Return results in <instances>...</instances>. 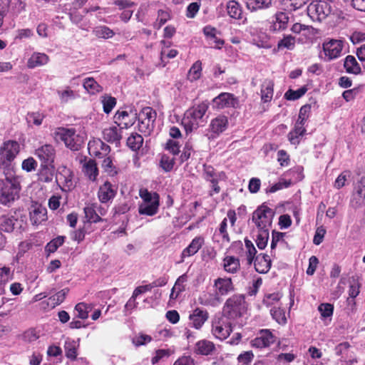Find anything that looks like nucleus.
Returning a JSON list of instances; mask_svg holds the SVG:
<instances>
[{
    "label": "nucleus",
    "mask_w": 365,
    "mask_h": 365,
    "mask_svg": "<svg viewBox=\"0 0 365 365\" xmlns=\"http://www.w3.org/2000/svg\"><path fill=\"white\" fill-rule=\"evenodd\" d=\"M143 138L138 133H132L127 139V145L133 150H138L143 145Z\"/></svg>",
    "instance_id": "obj_42"
},
{
    "label": "nucleus",
    "mask_w": 365,
    "mask_h": 365,
    "mask_svg": "<svg viewBox=\"0 0 365 365\" xmlns=\"http://www.w3.org/2000/svg\"><path fill=\"white\" fill-rule=\"evenodd\" d=\"M232 331L231 323L225 317H216L212 322V333L217 339H225Z\"/></svg>",
    "instance_id": "obj_8"
},
{
    "label": "nucleus",
    "mask_w": 365,
    "mask_h": 365,
    "mask_svg": "<svg viewBox=\"0 0 365 365\" xmlns=\"http://www.w3.org/2000/svg\"><path fill=\"white\" fill-rule=\"evenodd\" d=\"M208 107L207 103L202 102L186 110L182 120V125L187 133L197 130L200 125L206 123L207 117L205 114Z\"/></svg>",
    "instance_id": "obj_2"
},
{
    "label": "nucleus",
    "mask_w": 365,
    "mask_h": 365,
    "mask_svg": "<svg viewBox=\"0 0 365 365\" xmlns=\"http://www.w3.org/2000/svg\"><path fill=\"white\" fill-rule=\"evenodd\" d=\"M269 239V231L259 230L257 235L256 244L259 249L263 250L267 245Z\"/></svg>",
    "instance_id": "obj_50"
},
{
    "label": "nucleus",
    "mask_w": 365,
    "mask_h": 365,
    "mask_svg": "<svg viewBox=\"0 0 365 365\" xmlns=\"http://www.w3.org/2000/svg\"><path fill=\"white\" fill-rule=\"evenodd\" d=\"M156 119V112L150 107H145L139 113V120L141 123V129L150 130Z\"/></svg>",
    "instance_id": "obj_14"
},
{
    "label": "nucleus",
    "mask_w": 365,
    "mask_h": 365,
    "mask_svg": "<svg viewBox=\"0 0 365 365\" xmlns=\"http://www.w3.org/2000/svg\"><path fill=\"white\" fill-rule=\"evenodd\" d=\"M14 225V220L11 217L4 215L0 217V230L10 232L13 230Z\"/></svg>",
    "instance_id": "obj_51"
},
{
    "label": "nucleus",
    "mask_w": 365,
    "mask_h": 365,
    "mask_svg": "<svg viewBox=\"0 0 365 365\" xmlns=\"http://www.w3.org/2000/svg\"><path fill=\"white\" fill-rule=\"evenodd\" d=\"M344 67L349 73L359 74L361 67L354 56L349 55L344 59Z\"/></svg>",
    "instance_id": "obj_33"
},
{
    "label": "nucleus",
    "mask_w": 365,
    "mask_h": 365,
    "mask_svg": "<svg viewBox=\"0 0 365 365\" xmlns=\"http://www.w3.org/2000/svg\"><path fill=\"white\" fill-rule=\"evenodd\" d=\"M228 127V120L225 115H219L212 119L210 124V130L212 133L219 135Z\"/></svg>",
    "instance_id": "obj_25"
},
{
    "label": "nucleus",
    "mask_w": 365,
    "mask_h": 365,
    "mask_svg": "<svg viewBox=\"0 0 365 365\" xmlns=\"http://www.w3.org/2000/svg\"><path fill=\"white\" fill-rule=\"evenodd\" d=\"M88 152L91 155L102 158L108 154L110 146L103 143L101 139H93L88 144Z\"/></svg>",
    "instance_id": "obj_13"
},
{
    "label": "nucleus",
    "mask_w": 365,
    "mask_h": 365,
    "mask_svg": "<svg viewBox=\"0 0 365 365\" xmlns=\"http://www.w3.org/2000/svg\"><path fill=\"white\" fill-rule=\"evenodd\" d=\"M103 111L109 113L116 104V99L110 96L105 95L102 97Z\"/></svg>",
    "instance_id": "obj_49"
},
{
    "label": "nucleus",
    "mask_w": 365,
    "mask_h": 365,
    "mask_svg": "<svg viewBox=\"0 0 365 365\" xmlns=\"http://www.w3.org/2000/svg\"><path fill=\"white\" fill-rule=\"evenodd\" d=\"M254 265L257 272H267L271 267V260L269 256L264 254L257 255L254 262Z\"/></svg>",
    "instance_id": "obj_28"
},
{
    "label": "nucleus",
    "mask_w": 365,
    "mask_h": 365,
    "mask_svg": "<svg viewBox=\"0 0 365 365\" xmlns=\"http://www.w3.org/2000/svg\"><path fill=\"white\" fill-rule=\"evenodd\" d=\"M245 247L247 248V257L249 264H251L254 259V257L256 255V249L254 247L252 242L250 240H245Z\"/></svg>",
    "instance_id": "obj_61"
},
{
    "label": "nucleus",
    "mask_w": 365,
    "mask_h": 365,
    "mask_svg": "<svg viewBox=\"0 0 365 365\" xmlns=\"http://www.w3.org/2000/svg\"><path fill=\"white\" fill-rule=\"evenodd\" d=\"M116 194V190L109 182H105L98 192V197L102 203H106L113 199Z\"/></svg>",
    "instance_id": "obj_23"
},
{
    "label": "nucleus",
    "mask_w": 365,
    "mask_h": 365,
    "mask_svg": "<svg viewBox=\"0 0 365 365\" xmlns=\"http://www.w3.org/2000/svg\"><path fill=\"white\" fill-rule=\"evenodd\" d=\"M37 167L36 161L31 157L28 158L23 160L21 163V168L26 172H31L35 170Z\"/></svg>",
    "instance_id": "obj_60"
},
{
    "label": "nucleus",
    "mask_w": 365,
    "mask_h": 365,
    "mask_svg": "<svg viewBox=\"0 0 365 365\" xmlns=\"http://www.w3.org/2000/svg\"><path fill=\"white\" fill-rule=\"evenodd\" d=\"M187 276L185 274L180 276L177 279L173 287L172 288L171 293L170 294V300L176 299V295H177V294H175L176 289H178V291H182V292L185 291V283L187 282Z\"/></svg>",
    "instance_id": "obj_41"
},
{
    "label": "nucleus",
    "mask_w": 365,
    "mask_h": 365,
    "mask_svg": "<svg viewBox=\"0 0 365 365\" xmlns=\"http://www.w3.org/2000/svg\"><path fill=\"white\" fill-rule=\"evenodd\" d=\"M123 127L118 125H112L105 128L103 130V138L108 142L118 143L123 135Z\"/></svg>",
    "instance_id": "obj_17"
},
{
    "label": "nucleus",
    "mask_w": 365,
    "mask_h": 365,
    "mask_svg": "<svg viewBox=\"0 0 365 365\" xmlns=\"http://www.w3.org/2000/svg\"><path fill=\"white\" fill-rule=\"evenodd\" d=\"M170 19V13L169 10L159 9L158 11V17L153 26L156 29H160L168 20Z\"/></svg>",
    "instance_id": "obj_44"
},
{
    "label": "nucleus",
    "mask_w": 365,
    "mask_h": 365,
    "mask_svg": "<svg viewBox=\"0 0 365 365\" xmlns=\"http://www.w3.org/2000/svg\"><path fill=\"white\" fill-rule=\"evenodd\" d=\"M295 38L292 35H286L282 39L278 41L277 45V50L281 51L284 48L288 50H293L295 47Z\"/></svg>",
    "instance_id": "obj_40"
},
{
    "label": "nucleus",
    "mask_w": 365,
    "mask_h": 365,
    "mask_svg": "<svg viewBox=\"0 0 365 365\" xmlns=\"http://www.w3.org/2000/svg\"><path fill=\"white\" fill-rule=\"evenodd\" d=\"M334 306L331 304H321V322L328 326L332 320Z\"/></svg>",
    "instance_id": "obj_36"
},
{
    "label": "nucleus",
    "mask_w": 365,
    "mask_h": 365,
    "mask_svg": "<svg viewBox=\"0 0 365 365\" xmlns=\"http://www.w3.org/2000/svg\"><path fill=\"white\" fill-rule=\"evenodd\" d=\"M204 244V239L201 237H195L191 243L183 250L181 254V262H183L185 258L187 257H190L196 254L198 250L202 247Z\"/></svg>",
    "instance_id": "obj_26"
},
{
    "label": "nucleus",
    "mask_w": 365,
    "mask_h": 365,
    "mask_svg": "<svg viewBox=\"0 0 365 365\" xmlns=\"http://www.w3.org/2000/svg\"><path fill=\"white\" fill-rule=\"evenodd\" d=\"M198 302L204 306L217 307L221 304L222 298L215 290L214 292H204L199 296Z\"/></svg>",
    "instance_id": "obj_24"
},
{
    "label": "nucleus",
    "mask_w": 365,
    "mask_h": 365,
    "mask_svg": "<svg viewBox=\"0 0 365 365\" xmlns=\"http://www.w3.org/2000/svg\"><path fill=\"white\" fill-rule=\"evenodd\" d=\"M46 208L38 203H33L30 207V220L33 225H38L46 220Z\"/></svg>",
    "instance_id": "obj_18"
},
{
    "label": "nucleus",
    "mask_w": 365,
    "mask_h": 365,
    "mask_svg": "<svg viewBox=\"0 0 365 365\" xmlns=\"http://www.w3.org/2000/svg\"><path fill=\"white\" fill-rule=\"evenodd\" d=\"M289 20V17L285 12H277L269 22V31L274 34L284 31L288 26Z\"/></svg>",
    "instance_id": "obj_11"
},
{
    "label": "nucleus",
    "mask_w": 365,
    "mask_h": 365,
    "mask_svg": "<svg viewBox=\"0 0 365 365\" xmlns=\"http://www.w3.org/2000/svg\"><path fill=\"white\" fill-rule=\"evenodd\" d=\"M203 178L212 184V188L215 193H218L220 191V187L218 186V182L223 180L226 178L225 174L223 172H215V169L210 165H204Z\"/></svg>",
    "instance_id": "obj_10"
},
{
    "label": "nucleus",
    "mask_w": 365,
    "mask_h": 365,
    "mask_svg": "<svg viewBox=\"0 0 365 365\" xmlns=\"http://www.w3.org/2000/svg\"><path fill=\"white\" fill-rule=\"evenodd\" d=\"M83 87L86 91H89V90L99 91L100 86L93 78L89 77L83 80Z\"/></svg>",
    "instance_id": "obj_59"
},
{
    "label": "nucleus",
    "mask_w": 365,
    "mask_h": 365,
    "mask_svg": "<svg viewBox=\"0 0 365 365\" xmlns=\"http://www.w3.org/2000/svg\"><path fill=\"white\" fill-rule=\"evenodd\" d=\"M214 288L220 297L234 291L232 279L228 277H219L214 281Z\"/></svg>",
    "instance_id": "obj_15"
},
{
    "label": "nucleus",
    "mask_w": 365,
    "mask_h": 365,
    "mask_svg": "<svg viewBox=\"0 0 365 365\" xmlns=\"http://www.w3.org/2000/svg\"><path fill=\"white\" fill-rule=\"evenodd\" d=\"M35 155L46 165H49L53 162L55 158V150L51 145H44L37 148Z\"/></svg>",
    "instance_id": "obj_16"
},
{
    "label": "nucleus",
    "mask_w": 365,
    "mask_h": 365,
    "mask_svg": "<svg viewBox=\"0 0 365 365\" xmlns=\"http://www.w3.org/2000/svg\"><path fill=\"white\" fill-rule=\"evenodd\" d=\"M202 74V63L200 61H195L188 71V78L191 81L199 79Z\"/></svg>",
    "instance_id": "obj_47"
},
{
    "label": "nucleus",
    "mask_w": 365,
    "mask_h": 365,
    "mask_svg": "<svg viewBox=\"0 0 365 365\" xmlns=\"http://www.w3.org/2000/svg\"><path fill=\"white\" fill-rule=\"evenodd\" d=\"M307 0H281L282 9L288 12H292L302 8Z\"/></svg>",
    "instance_id": "obj_38"
},
{
    "label": "nucleus",
    "mask_w": 365,
    "mask_h": 365,
    "mask_svg": "<svg viewBox=\"0 0 365 365\" xmlns=\"http://www.w3.org/2000/svg\"><path fill=\"white\" fill-rule=\"evenodd\" d=\"M272 318L279 324H284L286 323L287 319L285 317V313L283 309L280 307H274L270 310Z\"/></svg>",
    "instance_id": "obj_52"
},
{
    "label": "nucleus",
    "mask_w": 365,
    "mask_h": 365,
    "mask_svg": "<svg viewBox=\"0 0 365 365\" xmlns=\"http://www.w3.org/2000/svg\"><path fill=\"white\" fill-rule=\"evenodd\" d=\"M203 33L207 38L214 43V47L216 48H221L224 45L225 41L217 36V29L211 26H206L203 29Z\"/></svg>",
    "instance_id": "obj_31"
},
{
    "label": "nucleus",
    "mask_w": 365,
    "mask_h": 365,
    "mask_svg": "<svg viewBox=\"0 0 365 365\" xmlns=\"http://www.w3.org/2000/svg\"><path fill=\"white\" fill-rule=\"evenodd\" d=\"M93 34L98 38H110L115 35V32L106 26H97L93 29Z\"/></svg>",
    "instance_id": "obj_43"
},
{
    "label": "nucleus",
    "mask_w": 365,
    "mask_h": 365,
    "mask_svg": "<svg viewBox=\"0 0 365 365\" xmlns=\"http://www.w3.org/2000/svg\"><path fill=\"white\" fill-rule=\"evenodd\" d=\"M44 115L39 112H34L29 113L26 117V120L29 124H34L36 126L41 125Z\"/></svg>",
    "instance_id": "obj_55"
},
{
    "label": "nucleus",
    "mask_w": 365,
    "mask_h": 365,
    "mask_svg": "<svg viewBox=\"0 0 365 365\" xmlns=\"http://www.w3.org/2000/svg\"><path fill=\"white\" fill-rule=\"evenodd\" d=\"M48 61V56L45 53H34L28 60V67L34 68L35 67L45 65Z\"/></svg>",
    "instance_id": "obj_34"
},
{
    "label": "nucleus",
    "mask_w": 365,
    "mask_h": 365,
    "mask_svg": "<svg viewBox=\"0 0 365 365\" xmlns=\"http://www.w3.org/2000/svg\"><path fill=\"white\" fill-rule=\"evenodd\" d=\"M98 207V203H87L83 208L85 217L88 223L98 222L103 221V219L98 215L96 209Z\"/></svg>",
    "instance_id": "obj_27"
},
{
    "label": "nucleus",
    "mask_w": 365,
    "mask_h": 365,
    "mask_svg": "<svg viewBox=\"0 0 365 365\" xmlns=\"http://www.w3.org/2000/svg\"><path fill=\"white\" fill-rule=\"evenodd\" d=\"M160 165H161L162 168L165 171L169 172L173 168L174 160H173V159H170L168 156L163 155L160 160Z\"/></svg>",
    "instance_id": "obj_64"
},
{
    "label": "nucleus",
    "mask_w": 365,
    "mask_h": 365,
    "mask_svg": "<svg viewBox=\"0 0 365 365\" xmlns=\"http://www.w3.org/2000/svg\"><path fill=\"white\" fill-rule=\"evenodd\" d=\"M56 138L63 141L66 147L73 150H79L84 141V138L76 134L73 129L59 128Z\"/></svg>",
    "instance_id": "obj_4"
},
{
    "label": "nucleus",
    "mask_w": 365,
    "mask_h": 365,
    "mask_svg": "<svg viewBox=\"0 0 365 365\" xmlns=\"http://www.w3.org/2000/svg\"><path fill=\"white\" fill-rule=\"evenodd\" d=\"M214 349V344L206 339L200 340L197 342L195 347V351L202 355L210 354Z\"/></svg>",
    "instance_id": "obj_35"
},
{
    "label": "nucleus",
    "mask_w": 365,
    "mask_h": 365,
    "mask_svg": "<svg viewBox=\"0 0 365 365\" xmlns=\"http://www.w3.org/2000/svg\"><path fill=\"white\" fill-rule=\"evenodd\" d=\"M245 311V301L242 295H233L226 301L224 306V312L232 319L240 317Z\"/></svg>",
    "instance_id": "obj_6"
},
{
    "label": "nucleus",
    "mask_w": 365,
    "mask_h": 365,
    "mask_svg": "<svg viewBox=\"0 0 365 365\" xmlns=\"http://www.w3.org/2000/svg\"><path fill=\"white\" fill-rule=\"evenodd\" d=\"M101 165L104 171L110 176H114L118 173V170L110 157L106 158Z\"/></svg>",
    "instance_id": "obj_53"
},
{
    "label": "nucleus",
    "mask_w": 365,
    "mask_h": 365,
    "mask_svg": "<svg viewBox=\"0 0 365 365\" xmlns=\"http://www.w3.org/2000/svg\"><path fill=\"white\" fill-rule=\"evenodd\" d=\"M226 10L228 16L236 20L243 19L242 24H245L247 21L246 17H243V10L240 4L235 0H230L227 3Z\"/></svg>",
    "instance_id": "obj_20"
},
{
    "label": "nucleus",
    "mask_w": 365,
    "mask_h": 365,
    "mask_svg": "<svg viewBox=\"0 0 365 365\" xmlns=\"http://www.w3.org/2000/svg\"><path fill=\"white\" fill-rule=\"evenodd\" d=\"M222 266L225 272L234 274L240 269V260L233 256H226L223 259Z\"/></svg>",
    "instance_id": "obj_32"
},
{
    "label": "nucleus",
    "mask_w": 365,
    "mask_h": 365,
    "mask_svg": "<svg viewBox=\"0 0 365 365\" xmlns=\"http://www.w3.org/2000/svg\"><path fill=\"white\" fill-rule=\"evenodd\" d=\"M351 172L349 170H345L342 172L336 179L334 182V187L336 189H340L345 185L346 182L351 177Z\"/></svg>",
    "instance_id": "obj_58"
},
{
    "label": "nucleus",
    "mask_w": 365,
    "mask_h": 365,
    "mask_svg": "<svg viewBox=\"0 0 365 365\" xmlns=\"http://www.w3.org/2000/svg\"><path fill=\"white\" fill-rule=\"evenodd\" d=\"M139 195L143 200L138 207L140 215L153 216L158 212L159 207V195L156 192H150L147 189H140Z\"/></svg>",
    "instance_id": "obj_3"
},
{
    "label": "nucleus",
    "mask_w": 365,
    "mask_h": 365,
    "mask_svg": "<svg viewBox=\"0 0 365 365\" xmlns=\"http://www.w3.org/2000/svg\"><path fill=\"white\" fill-rule=\"evenodd\" d=\"M53 178V170L47 165L41 170L39 174V180L44 182H51Z\"/></svg>",
    "instance_id": "obj_57"
},
{
    "label": "nucleus",
    "mask_w": 365,
    "mask_h": 365,
    "mask_svg": "<svg viewBox=\"0 0 365 365\" xmlns=\"http://www.w3.org/2000/svg\"><path fill=\"white\" fill-rule=\"evenodd\" d=\"M343 48V42L341 40L331 39L327 43H323V50L325 57L328 60H332L338 58Z\"/></svg>",
    "instance_id": "obj_12"
},
{
    "label": "nucleus",
    "mask_w": 365,
    "mask_h": 365,
    "mask_svg": "<svg viewBox=\"0 0 365 365\" xmlns=\"http://www.w3.org/2000/svg\"><path fill=\"white\" fill-rule=\"evenodd\" d=\"M83 173L91 181H95L98 175L97 164L93 160H86L83 164Z\"/></svg>",
    "instance_id": "obj_29"
},
{
    "label": "nucleus",
    "mask_w": 365,
    "mask_h": 365,
    "mask_svg": "<svg viewBox=\"0 0 365 365\" xmlns=\"http://www.w3.org/2000/svg\"><path fill=\"white\" fill-rule=\"evenodd\" d=\"M274 341V336L269 330L262 329L259 336L252 341V345L257 348H264L273 344Z\"/></svg>",
    "instance_id": "obj_19"
},
{
    "label": "nucleus",
    "mask_w": 365,
    "mask_h": 365,
    "mask_svg": "<svg viewBox=\"0 0 365 365\" xmlns=\"http://www.w3.org/2000/svg\"><path fill=\"white\" fill-rule=\"evenodd\" d=\"M165 148L173 155H177L180 152L179 143L174 139H170L168 140Z\"/></svg>",
    "instance_id": "obj_62"
},
{
    "label": "nucleus",
    "mask_w": 365,
    "mask_h": 365,
    "mask_svg": "<svg viewBox=\"0 0 365 365\" xmlns=\"http://www.w3.org/2000/svg\"><path fill=\"white\" fill-rule=\"evenodd\" d=\"M208 312L200 308H196L190 314V325L196 329H200L208 319Z\"/></svg>",
    "instance_id": "obj_21"
},
{
    "label": "nucleus",
    "mask_w": 365,
    "mask_h": 365,
    "mask_svg": "<svg viewBox=\"0 0 365 365\" xmlns=\"http://www.w3.org/2000/svg\"><path fill=\"white\" fill-rule=\"evenodd\" d=\"M73 172L66 167H61L56 176L58 185L63 191L71 190L74 187Z\"/></svg>",
    "instance_id": "obj_9"
},
{
    "label": "nucleus",
    "mask_w": 365,
    "mask_h": 365,
    "mask_svg": "<svg viewBox=\"0 0 365 365\" xmlns=\"http://www.w3.org/2000/svg\"><path fill=\"white\" fill-rule=\"evenodd\" d=\"M78 344L76 341L67 339L64 345L66 356L71 360H75L78 354Z\"/></svg>",
    "instance_id": "obj_39"
},
{
    "label": "nucleus",
    "mask_w": 365,
    "mask_h": 365,
    "mask_svg": "<svg viewBox=\"0 0 365 365\" xmlns=\"http://www.w3.org/2000/svg\"><path fill=\"white\" fill-rule=\"evenodd\" d=\"M237 103V99L230 93H220L218 96L213 99V106L219 109L235 106Z\"/></svg>",
    "instance_id": "obj_22"
},
{
    "label": "nucleus",
    "mask_w": 365,
    "mask_h": 365,
    "mask_svg": "<svg viewBox=\"0 0 365 365\" xmlns=\"http://www.w3.org/2000/svg\"><path fill=\"white\" fill-rule=\"evenodd\" d=\"M292 184L291 180L282 179L278 182L272 185L269 189L267 190V192H275L283 188L289 187Z\"/></svg>",
    "instance_id": "obj_56"
},
{
    "label": "nucleus",
    "mask_w": 365,
    "mask_h": 365,
    "mask_svg": "<svg viewBox=\"0 0 365 365\" xmlns=\"http://www.w3.org/2000/svg\"><path fill=\"white\" fill-rule=\"evenodd\" d=\"M273 217V210L266 205H262L253 212L252 221L259 230L269 231Z\"/></svg>",
    "instance_id": "obj_5"
},
{
    "label": "nucleus",
    "mask_w": 365,
    "mask_h": 365,
    "mask_svg": "<svg viewBox=\"0 0 365 365\" xmlns=\"http://www.w3.org/2000/svg\"><path fill=\"white\" fill-rule=\"evenodd\" d=\"M200 5L197 2L190 4L186 10V16L188 18H194L200 9Z\"/></svg>",
    "instance_id": "obj_63"
},
{
    "label": "nucleus",
    "mask_w": 365,
    "mask_h": 365,
    "mask_svg": "<svg viewBox=\"0 0 365 365\" xmlns=\"http://www.w3.org/2000/svg\"><path fill=\"white\" fill-rule=\"evenodd\" d=\"M19 151L20 145L16 141H5L0 147V165H9Z\"/></svg>",
    "instance_id": "obj_7"
},
{
    "label": "nucleus",
    "mask_w": 365,
    "mask_h": 365,
    "mask_svg": "<svg viewBox=\"0 0 365 365\" xmlns=\"http://www.w3.org/2000/svg\"><path fill=\"white\" fill-rule=\"evenodd\" d=\"M319 4L317 0L313 1L307 7L308 15L314 20L319 21Z\"/></svg>",
    "instance_id": "obj_54"
},
{
    "label": "nucleus",
    "mask_w": 365,
    "mask_h": 365,
    "mask_svg": "<svg viewBox=\"0 0 365 365\" xmlns=\"http://www.w3.org/2000/svg\"><path fill=\"white\" fill-rule=\"evenodd\" d=\"M166 48H163L160 52V59L162 63H164L165 59L173 58L177 56L178 51L176 49H170L168 51V48L170 46V42H167L165 40L160 41Z\"/></svg>",
    "instance_id": "obj_46"
},
{
    "label": "nucleus",
    "mask_w": 365,
    "mask_h": 365,
    "mask_svg": "<svg viewBox=\"0 0 365 365\" xmlns=\"http://www.w3.org/2000/svg\"><path fill=\"white\" fill-rule=\"evenodd\" d=\"M92 307L83 302L78 303L75 307L77 317L86 319L88 317V313L92 310Z\"/></svg>",
    "instance_id": "obj_45"
},
{
    "label": "nucleus",
    "mask_w": 365,
    "mask_h": 365,
    "mask_svg": "<svg viewBox=\"0 0 365 365\" xmlns=\"http://www.w3.org/2000/svg\"><path fill=\"white\" fill-rule=\"evenodd\" d=\"M129 115L127 111H118L115 116V123L118 125L120 127L121 125H123L124 127H128L132 125V120H128Z\"/></svg>",
    "instance_id": "obj_48"
},
{
    "label": "nucleus",
    "mask_w": 365,
    "mask_h": 365,
    "mask_svg": "<svg viewBox=\"0 0 365 365\" xmlns=\"http://www.w3.org/2000/svg\"><path fill=\"white\" fill-rule=\"evenodd\" d=\"M365 199V176L361 178L355 187L354 200L356 203L361 204Z\"/></svg>",
    "instance_id": "obj_37"
},
{
    "label": "nucleus",
    "mask_w": 365,
    "mask_h": 365,
    "mask_svg": "<svg viewBox=\"0 0 365 365\" xmlns=\"http://www.w3.org/2000/svg\"><path fill=\"white\" fill-rule=\"evenodd\" d=\"M272 1L273 0H247L246 2V8L250 12L268 9L272 6Z\"/></svg>",
    "instance_id": "obj_30"
},
{
    "label": "nucleus",
    "mask_w": 365,
    "mask_h": 365,
    "mask_svg": "<svg viewBox=\"0 0 365 365\" xmlns=\"http://www.w3.org/2000/svg\"><path fill=\"white\" fill-rule=\"evenodd\" d=\"M21 190L19 177L11 173H6L5 179L0 181V204L10 206L19 198Z\"/></svg>",
    "instance_id": "obj_1"
}]
</instances>
